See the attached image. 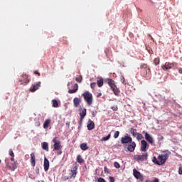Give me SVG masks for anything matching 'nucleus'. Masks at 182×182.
Returning a JSON list of instances; mask_svg holds the SVG:
<instances>
[{
    "label": "nucleus",
    "instance_id": "f257e3e1",
    "mask_svg": "<svg viewBox=\"0 0 182 182\" xmlns=\"http://www.w3.org/2000/svg\"><path fill=\"white\" fill-rule=\"evenodd\" d=\"M107 82L114 95H115V96H119V95H120V90L116 85V82L110 78L107 79Z\"/></svg>",
    "mask_w": 182,
    "mask_h": 182
},
{
    "label": "nucleus",
    "instance_id": "f03ea898",
    "mask_svg": "<svg viewBox=\"0 0 182 182\" xmlns=\"http://www.w3.org/2000/svg\"><path fill=\"white\" fill-rule=\"evenodd\" d=\"M53 143H54L53 151H58V155L60 156V154H62V147H63L60 141L58 140V137L55 136L53 139Z\"/></svg>",
    "mask_w": 182,
    "mask_h": 182
},
{
    "label": "nucleus",
    "instance_id": "7ed1b4c3",
    "mask_svg": "<svg viewBox=\"0 0 182 182\" xmlns=\"http://www.w3.org/2000/svg\"><path fill=\"white\" fill-rule=\"evenodd\" d=\"M83 96L85 101L86 102L88 106H91L92 103H93V95L89 91H87L82 94Z\"/></svg>",
    "mask_w": 182,
    "mask_h": 182
},
{
    "label": "nucleus",
    "instance_id": "20e7f679",
    "mask_svg": "<svg viewBox=\"0 0 182 182\" xmlns=\"http://www.w3.org/2000/svg\"><path fill=\"white\" fill-rule=\"evenodd\" d=\"M170 152H165L158 156V160L159 161L160 166H163L166 161L168 159V156H170Z\"/></svg>",
    "mask_w": 182,
    "mask_h": 182
},
{
    "label": "nucleus",
    "instance_id": "39448f33",
    "mask_svg": "<svg viewBox=\"0 0 182 182\" xmlns=\"http://www.w3.org/2000/svg\"><path fill=\"white\" fill-rule=\"evenodd\" d=\"M5 163H6V167H8L9 168V170H11V171H15V170L17 167L16 162H15V161L9 162V159L6 158Z\"/></svg>",
    "mask_w": 182,
    "mask_h": 182
},
{
    "label": "nucleus",
    "instance_id": "423d86ee",
    "mask_svg": "<svg viewBox=\"0 0 182 182\" xmlns=\"http://www.w3.org/2000/svg\"><path fill=\"white\" fill-rule=\"evenodd\" d=\"M124 149H126L128 151H130V153H133L134 150H136V142L131 141L129 144H127L124 145Z\"/></svg>",
    "mask_w": 182,
    "mask_h": 182
},
{
    "label": "nucleus",
    "instance_id": "0eeeda50",
    "mask_svg": "<svg viewBox=\"0 0 182 182\" xmlns=\"http://www.w3.org/2000/svg\"><path fill=\"white\" fill-rule=\"evenodd\" d=\"M149 157V154L146 152L144 154L142 155H134V160L136 161H147V158Z\"/></svg>",
    "mask_w": 182,
    "mask_h": 182
},
{
    "label": "nucleus",
    "instance_id": "6e6552de",
    "mask_svg": "<svg viewBox=\"0 0 182 182\" xmlns=\"http://www.w3.org/2000/svg\"><path fill=\"white\" fill-rule=\"evenodd\" d=\"M142 133L145 136V140L148 141L149 144L153 146V144H154V138H153L152 136L150 135V134L147 133V132L146 131H143Z\"/></svg>",
    "mask_w": 182,
    "mask_h": 182
},
{
    "label": "nucleus",
    "instance_id": "1a4fd4ad",
    "mask_svg": "<svg viewBox=\"0 0 182 182\" xmlns=\"http://www.w3.org/2000/svg\"><path fill=\"white\" fill-rule=\"evenodd\" d=\"M148 70L150 72V69L147 68L146 64H142L141 65V73L144 77H147L149 73Z\"/></svg>",
    "mask_w": 182,
    "mask_h": 182
},
{
    "label": "nucleus",
    "instance_id": "9d476101",
    "mask_svg": "<svg viewBox=\"0 0 182 182\" xmlns=\"http://www.w3.org/2000/svg\"><path fill=\"white\" fill-rule=\"evenodd\" d=\"M132 141H133V139L129 135H125L124 137L121 138L122 144H129L132 143Z\"/></svg>",
    "mask_w": 182,
    "mask_h": 182
},
{
    "label": "nucleus",
    "instance_id": "9b49d317",
    "mask_svg": "<svg viewBox=\"0 0 182 182\" xmlns=\"http://www.w3.org/2000/svg\"><path fill=\"white\" fill-rule=\"evenodd\" d=\"M133 174H134V176L135 177V178H136V180H139V181H143V180H144L143 175H141V173L140 172H139V171H137V169L134 168L133 170Z\"/></svg>",
    "mask_w": 182,
    "mask_h": 182
},
{
    "label": "nucleus",
    "instance_id": "f8f14e48",
    "mask_svg": "<svg viewBox=\"0 0 182 182\" xmlns=\"http://www.w3.org/2000/svg\"><path fill=\"white\" fill-rule=\"evenodd\" d=\"M149 147V144L146 140L143 139L141 141V151L146 152L147 151V149Z\"/></svg>",
    "mask_w": 182,
    "mask_h": 182
},
{
    "label": "nucleus",
    "instance_id": "ddd939ff",
    "mask_svg": "<svg viewBox=\"0 0 182 182\" xmlns=\"http://www.w3.org/2000/svg\"><path fill=\"white\" fill-rule=\"evenodd\" d=\"M39 87H41V82H36L30 87V92L33 93L34 92H36Z\"/></svg>",
    "mask_w": 182,
    "mask_h": 182
},
{
    "label": "nucleus",
    "instance_id": "4468645a",
    "mask_svg": "<svg viewBox=\"0 0 182 182\" xmlns=\"http://www.w3.org/2000/svg\"><path fill=\"white\" fill-rule=\"evenodd\" d=\"M161 68L163 70H168L173 68V63L166 62L165 65H161Z\"/></svg>",
    "mask_w": 182,
    "mask_h": 182
},
{
    "label": "nucleus",
    "instance_id": "2eb2a0df",
    "mask_svg": "<svg viewBox=\"0 0 182 182\" xmlns=\"http://www.w3.org/2000/svg\"><path fill=\"white\" fill-rule=\"evenodd\" d=\"M86 112H87V109L86 108H84L81 112H80V124H82V122H83V119H85V117L86 116Z\"/></svg>",
    "mask_w": 182,
    "mask_h": 182
},
{
    "label": "nucleus",
    "instance_id": "dca6fc26",
    "mask_svg": "<svg viewBox=\"0 0 182 182\" xmlns=\"http://www.w3.org/2000/svg\"><path fill=\"white\" fill-rule=\"evenodd\" d=\"M82 102V100L79 97H75L73 99V105L74 107H79L80 106V103Z\"/></svg>",
    "mask_w": 182,
    "mask_h": 182
},
{
    "label": "nucleus",
    "instance_id": "f3484780",
    "mask_svg": "<svg viewBox=\"0 0 182 182\" xmlns=\"http://www.w3.org/2000/svg\"><path fill=\"white\" fill-rule=\"evenodd\" d=\"M21 79L19 80V82H21V85H23V83H29V80L28 79V75L24 74L21 76Z\"/></svg>",
    "mask_w": 182,
    "mask_h": 182
},
{
    "label": "nucleus",
    "instance_id": "a211bd4d",
    "mask_svg": "<svg viewBox=\"0 0 182 182\" xmlns=\"http://www.w3.org/2000/svg\"><path fill=\"white\" fill-rule=\"evenodd\" d=\"M87 130H93L95 129V122L92 119H89L87 122Z\"/></svg>",
    "mask_w": 182,
    "mask_h": 182
},
{
    "label": "nucleus",
    "instance_id": "6ab92c4d",
    "mask_svg": "<svg viewBox=\"0 0 182 182\" xmlns=\"http://www.w3.org/2000/svg\"><path fill=\"white\" fill-rule=\"evenodd\" d=\"M31 163L32 167H35L36 162L35 153L33 152L31 154Z\"/></svg>",
    "mask_w": 182,
    "mask_h": 182
},
{
    "label": "nucleus",
    "instance_id": "aec40b11",
    "mask_svg": "<svg viewBox=\"0 0 182 182\" xmlns=\"http://www.w3.org/2000/svg\"><path fill=\"white\" fill-rule=\"evenodd\" d=\"M43 166L45 171H48V170H49V160H48L46 157L44 158Z\"/></svg>",
    "mask_w": 182,
    "mask_h": 182
},
{
    "label": "nucleus",
    "instance_id": "412c9836",
    "mask_svg": "<svg viewBox=\"0 0 182 182\" xmlns=\"http://www.w3.org/2000/svg\"><path fill=\"white\" fill-rule=\"evenodd\" d=\"M79 89V85L77 84H75L73 86V90H68V93H70V95L73 94V93H76V92H77Z\"/></svg>",
    "mask_w": 182,
    "mask_h": 182
},
{
    "label": "nucleus",
    "instance_id": "4be33fe9",
    "mask_svg": "<svg viewBox=\"0 0 182 182\" xmlns=\"http://www.w3.org/2000/svg\"><path fill=\"white\" fill-rule=\"evenodd\" d=\"M77 174V166H75L73 168L71 171V177H76V175Z\"/></svg>",
    "mask_w": 182,
    "mask_h": 182
},
{
    "label": "nucleus",
    "instance_id": "5701e85b",
    "mask_svg": "<svg viewBox=\"0 0 182 182\" xmlns=\"http://www.w3.org/2000/svg\"><path fill=\"white\" fill-rule=\"evenodd\" d=\"M43 150H46V151H49V145L48 142H43L41 144Z\"/></svg>",
    "mask_w": 182,
    "mask_h": 182
},
{
    "label": "nucleus",
    "instance_id": "b1692460",
    "mask_svg": "<svg viewBox=\"0 0 182 182\" xmlns=\"http://www.w3.org/2000/svg\"><path fill=\"white\" fill-rule=\"evenodd\" d=\"M77 163H80V164H82V163H85V159L83 158H82L81 155H77Z\"/></svg>",
    "mask_w": 182,
    "mask_h": 182
},
{
    "label": "nucleus",
    "instance_id": "393cba45",
    "mask_svg": "<svg viewBox=\"0 0 182 182\" xmlns=\"http://www.w3.org/2000/svg\"><path fill=\"white\" fill-rule=\"evenodd\" d=\"M103 78L100 77L98 80H97V85L98 87H102L103 86Z\"/></svg>",
    "mask_w": 182,
    "mask_h": 182
},
{
    "label": "nucleus",
    "instance_id": "a878e982",
    "mask_svg": "<svg viewBox=\"0 0 182 182\" xmlns=\"http://www.w3.org/2000/svg\"><path fill=\"white\" fill-rule=\"evenodd\" d=\"M49 124H50V119H46L43 123V128L48 129V127H49Z\"/></svg>",
    "mask_w": 182,
    "mask_h": 182
},
{
    "label": "nucleus",
    "instance_id": "bb28decb",
    "mask_svg": "<svg viewBox=\"0 0 182 182\" xmlns=\"http://www.w3.org/2000/svg\"><path fill=\"white\" fill-rule=\"evenodd\" d=\"M80 149H81V150H83V151H85V150H87V149H89V147L87 146V144L82 143L80 145Z\"/></svg>",
    "mask_w": 182,
    "mask_h": 182
},
{
    "label": "nucleus",
    "instance_id": "cd10ccee",
    "mask_svg": "<svg viewBox=\"0 0 182 182\" xmlns=\"http://www.w3.org/2000/svg\"><path fill=\"white\" fill-rule=\"evenodd\" d=\"M154 65L155 66H157V65H160V58H155L153 61Z\"/></svg>",
    "mask_w": 182,
    "mask_h": 182
},
{
    "label": "nucleus",
    "instance_id": "c85d7f7f",
    "mask_svg": "<svg viewBox=\"0 0 182 182\" xmlns=\"http://www.w3.org/2000/svg\"><path fill=\"white\" fill-rule=\"evenodd\" d=\"M129 132H130L131 134H132V136H134V137H136V136H137V134L139 133V132H136V129H134L133 128H131Z\"/></svg>",
    "mask_w": 182,
    "mask_h": 182
},
{
    "label": "nucleus",
    "instance_id": "c756f323",
    "mask_svg": "<svg viewBox=\"0 0 182 182\" xmlns=\"http://www.w3.org/2000/svg\"><path fill=\"white\" fill-rule=\"evenodd\" d=\"M52 105H53V107H59V104L58 102V100H52Z\"/></svg>",
    "mask_w": 182,
    "mask_h": 182
},
{
    "label": "nucleus",
    "instance_id": "7c9ffc66",
    "mask_svg": "<svg viewBox=\"0 0 182 182\" xmlns=\"http://www.w3.org/2000/svg\"><path fill=\"white\" fill-rule=\"evenodd\" d=\"M152 161L153 163H154V164H157L158 166H160V161H159V159H157L156 156L153 157Z\"/></svg>",
    "mask_w": 182,
    "mask_h": 182
},
{
    "label": "nucleus",
    "instance_id": "2f4dec72",
    "mask_svg": "<svg viewBox=\"0 0 182 182\" xmlns=\"http://www.w3.org/2000/svg\"><path fill=\"white\" fill-rule=\"evenodd\" d=\"M112 137V135L109 134L107 136H104L102 138L101 141H107Z\"/></svg>",
    "mask_w": 182,
    "mask_h": 182
},
{
    "label": "nucleus",
    "instance_id": "473e14b6",
    "mask_svg": "<svg viewBox=\"0 0 182 182\" xmlns=\"http://www.w3.org/2000/svg\"><path fill=\"white\" fill-rule=\"evenodd\" d=\"M75 80L77 82V83H82V75H78L76 77Z\"/></svg>",
    "mask_w": 182,
    "mask_h": 182
},
{
    "label": "nucleus",
    "instance_id": "72a5a7b5",
    "mask_svg": "<svg viewBox=\"0 0 182 182\" xmlns=\"http://www.w3.org/2000/svg\"><path fill=\"white\" fill-rule=\"evenodd\" d=\"M136 139L137 140H142V139H144L143 135L140 133L136 134Z\"/></svg>",
    "mask_w": 182,
    "mask_h": 182
},
{
    "label": "nucleus",
    "instance_id": "f704fd0d",
    "mask_svg": "<svg viewBox=\"0 0 182 182\" xmlns=\"http://www.w3.org/2000/svg\"><path fill=\"white\" fill-rule=\"evenodd\" d=\"M119 134H120V132H119V131L115 132L114 134V139H117V137H119Z\"/></svg>",
    "mask_w": 182,
    "mask_h": 182
},
{
    "label": "nucleus",
    "instance_id": "c9c22d12",
    "mask_svg": "<svg viewBox=\"0 0 182 182\" xmlns=\"http://www.w3.org/2000/svg\"><path fill=\"white\" fill-rule=\"evenodd\" d=\"M111 109H112L114 112H117V110H119V107H117V105H114V106L111 107Z\"/></svg>",
    "mask_w": 182,
    "mask_h": 182
},
{
    "label": "nucleus",
    "instance_id": "e433bc0d",
    "mask_svg": "<svg viewBox=\"0 0 182 182\" xmlns=\"http://www.w3.org/2000/svg\"><path fill=\"white\" fill-rule=\"evenodd\" d=\"M145 182H159V178H154V180H146Z\"/></svg>",
    "mask_w": 182,
    "mask_h": 182
},
{
    "label": "nucleus",
    "instance_id": "4c0bfd02",
    "mask_svg": "<svg viewBox=\"0 0 182 182\" xmlns=\"http://www.w3.org/2000/svg\"><path fill=\"white\" fill-rule=\"evenodd\" d=\"M9 156H11V157H15V154H14V151H12V149L9 150Z\"/></svg>",
    "mask_w": 182,
    "mask_h": 182
},
{
    "label": "nucleus",
    "instance_id": "58836bf2",
    "mask_svg": "<svg viewBox=\"0 0 182 182\" xmlns=\"http://www.w3.org/2000/svg\"><path fill=\"white\" fill-rule=\"evenodd\" d=\"M114 166L116 168H120V164H119L118 162H114Z\"/></svg>",
    "mask_w": 182,
    "mask_h": 182
},
{
    "label": "nucleus",
    "instance_id": "ea45409f",
    "mask_svg": "<svg viewBox=\"0 0 182 182\" xmlns=\"http://www.w3.org/2000/svg\"><path fill=\"white\" fill-rule=\"evenodd\" d=\"M104 172L105 173V174H109V173H110L109 171V168H107V166L104 167Z\"/></svg>",
    "mask_w": 182,
    "mask_h": 182
},
{
    "label": "nucleus",
    "instance_id": "a19ab883",
    "mask_svg": "<svg viewBox=\"0 0 182 182\" xmlns=\"http://www.w3.org/2000/svg\"><path fill=\"white\" fill-rule=\"evenodd\" d=\"M178 174H180L181 176L182 175V165L181 164H180V166H179Z\"/></svg>",
    "mask_w": 182,
    "mask_h": 182
},
{
    "label": "nucleus",
    "instance_id": "79ce46f5",
    "mask_svg": "<svg viewBox=\"0 0 182 182\" xmlns=\"http://www.w3.org/2000/svg\"><path fill=\"white\" fill-rule=\"evenodd\" d=\"M90 87L91 89H95V87H96V82H92L90 84Z\"/></svg>",
    "mask_w": 182,
    "mask_h": 182
},
{
    "label": "nucleus",
    "instance_id": "37998d69",
    "mask_svg": "<svg viewBox=\"0 0 182 182\" xmlns=\"http://www.w3.org/2000/svg\"><path fill=\"white\" fill-rule=\"evenodd\" d=\"M97 181L98 182H106V180H105V178H98Z\"/></svg>",
    "mask_w": 182,
    "mask_h": 182
},
{
    "label": "nucleus",
    "instance_id": "c03bdc74",
    "mask_svg": "<svg viewBox=\"0 0 182 182\" xmlns=\"http://www.w3.org/2000/svg\"><path fill=\"white\" fill-rule=\"evenodd\" d=\"M109 180L110 182H114V177L113 176H109Z\"/></svg>",
    "mask_w": 182,
    "mask_h": 182
},
{
    "label": "nucleus",
    "instance_id": "a18cd8bd",
    "mask_svg": "<svg viewBox=\"0 0 182 182\" xmlns=\"http://www.w3.org/2000/svg\"><path fill=\"white\" fill-rule=\"evenodd\" d=\"M35 173H36V174H39V167L38 166L36 167Z\"/></svg>",
    "mask_w": 182,
    "mask_h": 182
},
{
    "label": "nucleus",
    "instance_id": "49530a36",
    "mask_svg": "<svg viewBox=\"0 0 182 182\" xmlns=\"http://www.w3.org/2000/svg\"><path fill=\"white\" fill-rule=\"evenodd\" d=\"M9 162H11V163H14V161H15V159L14 158V156H12L11 159H9Z\"/></svg>",
    "mask_w": 182,
    "mask_h": 182
},
{
    "label": "nucleus",
    "instance_id": "de8ad7c7",
    "mask_svg": "<svg viewBox=\"0 0 182 182\" xmlns=\"http://www.w3.org/2000/svg\"><path fill=\"white\" fill-rule=\"evenodd\" d=\"M34 73H35V75H37L38 76H41V73H39V72H38V71H35Z\"/></svg>",
    "mask_w": 182,
    "mask_h": 182
},
{
    "label": "nucleus",
    "instance_id": "09e8293b",
    "mask_svg": "<svg viewBox=\"0 0 182 182\" xmlns=\"http://www.w3.org/2000/svg\"><path fill=\"white\" fill-rule=\"evenodd\" d=\"M178 73H181V75H182V68L178 69Z\"/></svg>",
    "mask_w": 182,
    "mask_h": 182
},
{
    "label": "nucleus",
    "instance_id": "8fccbe9b",
    "mask_svg": "<svg viewBox=\"0 0 182 182\" xmlns=\"http://www.w3.org/2000/svg\"><path fill=\"white\" fill-rule=\"evenodd\" d=\"M100 96H102V93L98 94V95H97V97H100Z\"/></svg>",
    "mask_w": 182,
    "mask_h": 182
},
{
    "label": "nucleus",
    "instance_id": "3c124183",
    "mask_svg": "<svg viewBox=\"0 0 182 182\" xmlns=\"http://www.w3.org/2000/svg\"><path fill=\"white\" fill-rule=\"evenodd\" d=\"M92 116H93V117H96V113L92 112Z\"/></svg>",
    "mask_w": 182,
    "mask_h": 182
},
{
    "label": "nucleus",
    "instance_id": "603ef678",
    "mask_svg": "<svg viewBox=\"0 0 182 182\" xmlns=\"http://www.w3.org/2000/svg\"><path fill=\"white\" fill-rule=\"evenodd\" d=\"M70 85H72V82H69L68 83V86H70Z\"/></svg>",
    "mask_w": 182,
    "mask_h": 182
},
{
    "label": "nucleus",
    "instance_id": "864d4df0",
    "mask_svg": "<svg viewBox=\"0 0 182 182\" xmlns=\"http://www.w3.org/2000/svg\"><path fill=\"white\" fill-rule=\"evenodd\" d=\"M149 36H150V38H151V39L152 41L154 40V38H153L151 35H149Z\"/></svg>",
    "mask_w": 182,
    "mask_h": 182
},
{
    "label": "nucleus",
    "instance_id": "5fc2aeb1",
    "mask_svg": "<svg viewBox=\"0 0 182 182\" xmlns=\"http://www.w3.org/2000/svg\"><path fill=\"white\" fill-rule=\"evenodd\" d=\"M36 182H45L44 181H37Z\"/></svg>",
    "mask_w": 182,
    "mask_h": 182
},
{
    "label": "nucleus",
    "instance_id": "6e6d98bb",
    "mask_svg": "<svg viewBox=\"0 0 182 182\" xmlns=\"http://www.w3.org/2000/svg\"><path fill=\"white\" fill-rule=\"evenodd\" d=\"M1 163H2V161L0 159V164H1Z\"/></svg>",
    "mask_w": 182,
    "mask_h": 182
},
{
    "label": "nucleus",
    "instance_id": "4d7b16f0",
    "mask_svg": "<svg viewBox=\"0 0 182 182\" xmlns=\"http://www.w3.org/2000/svg\"><path fill=\"white\" fill-rule=\"evenodd\" d=\"M67 125H68V126H69V123H68V124L67 123Z\"/></svg>",
    "mask_w": 182,
    "mask_h": 182
}]
</instances>
